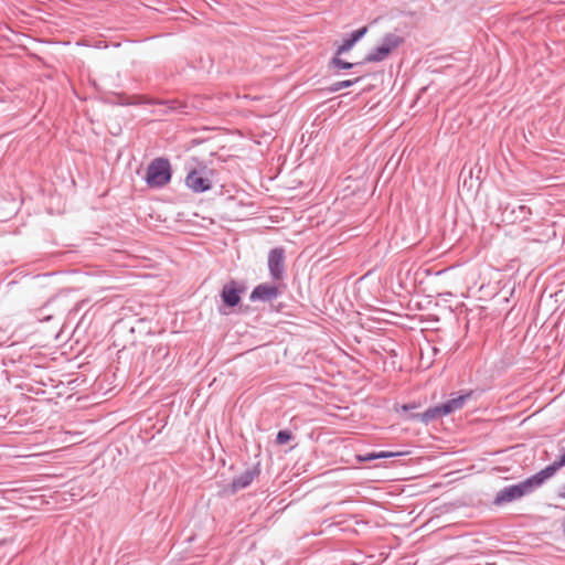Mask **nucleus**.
I'll list each match as a JSON object with an SVG mask.
<instances>
[{"label":"nucleus","mask_w":565,"mask_h":565,"mask_svg":"<svg viewBox=\"0 0 565 565\" xmlns=\"http://www.w3.org/2000/svg\"><path fill=\"white\" fill-rule=\"evenodd\" d=\"M546 480L541 470L516 484L507 486L497 492L493 504L503 505L516 501L543 486Z\"/></svg>","instance_id":"obj_1"},{"label":"nucleus","mask_w":565,"mask_h":565,"mask_svg":"<svg viewBox=\"0 0 565 565\" xmlns=\"http://www.w3.org/2000/svg\"><path fill=\"white\" fill-rule=\"evenodd\" d=\"M171 180V166L166 158L153 159L146 174V182L150 188H162Z\"/></svg>","instance_id":"obj_2"},{"label":"nucleus","mask_w":565,"mask_h":565,"mask_svg":"<svg viewBox=\"0 0 565 565\" xmlns=\"http://www.w3.org/2000/svg\"><path fill=\"white\" fill-rule=\"evenodd\" d=\"M404 42L403 38L394 34L387 33L383 36L380 45L371 50L363 60V63H377L382 62L402 43Z\"/></svg>","instance_id":"obj_3"},{"label":"nucleus","mask_w":565,"mask_h":565,"mask_svg":"<svg viewBox=\"0 0 565 565\" xmlns=\"http://www.w3.org/2000/svg\"><path fill=\"white\" fill-rule=\"evenodd\" d=\"M502 221L507 223H516L527 220L531 215L529 206L519 203L518 201L507 203L501 209Z\"/></svg>","instance_id":"obj_4"},{"label":"nucleus","mask_w":565,"mask_h":565,"mask_svg":"<svg viewBox=\"0 0 565 565\" xmlns=\"http://www.w3.org/2000/svg\"><path fill=\"white\" fill-rule=\"evenodd\" d=\"M268 269L273 280L280 281L285 278V249L273 248L268 253Z\"/></svg>","instance_id":"obj_5"},{"label":"nucleus","mask_w":565,"mask_h":565,"mask_svg":"<svg viewBox=\"0 0 565 565\" xmlns=\"http://www.w3.org/2000/svg\"><path fill=\"white\" fill-rule=\"evenodd\" d=\"M185 184L193 192L201 193L211 189V180L205 175L204 170H191L185 178Z\"/></svg>","instance_id":"obj_6"},{"label":"nucleus","mask_w":565,"mask_h":565,"mask_svg":"<svg viewBox=\"0 0 565 565\" xmlns=\"http://www.w3.org/2000/svg\"><path fill=\"white\" fill-rule=\"evenodd\" d=\"M279 295L280 291L277 286L270 284H259L253 289L249 299L252 301L267 302L276 299Z\"/></svg>","instance_id":"obj_7"},{"label":"nucleus","mask_w":565,"mask_h":565,"mask_svg":"<svg viewBox=\"0 0 565 565\" xmlns=\"http://www.w3.org/2000/svg\"><path fill=\"white\" fill-rule=\"evenodd\" d=\"M244 288H239L235 280H231L223 286L221 297L227 307H235L239 303Z\"/></svg>","instance_id":"obj_8"},{"label":"nucleus","mask_w":565,"mask_h":565,"mask_svg":"<svg viewBox=\"0 0 565 565\" xmlns=\"http://www.w3.org/2000/svg\"><path fill=\"white\" fill-rule=\"evenodd\" d=\"M472 391L465 392L462 394H458L455 396V394H451V397L441 404L443 411L445 412L446 416L461 409L465 404L472 397Z\"/></svg>","instance_id":"obj_9"},{"label":"nucleus","mask_w":565,"mask_h":565,"mask_svg":"<svg viewBox=\"0 0 565 565\" xmlns=\"http://www.w3.org/2000/svg\"><path fill=\"white\" fill-rule=\"evenodd\" d=\"M151 104L164 106L163 110L166 114H189V106L186 103L180 102L178 99H156L151 100Z\"/></svg>","instance_id":"obj_10"},{"label":"nucleus","mask_w":565,"mask_h":565,"mask_svg":"<svg viewBox=\"0 0 565 565\" xmlns=\"http://www.w3.org/2000/svg\"><path fill=\"white\" fill-rule=\"evenodd\" d=\"M367 32V26L360 28L353 31L349 38L344 39L342 43L337 49V55H341L343 53L349 52L354 44L360 41Z\"/></svg>","instance_id":"obj_11"},{"label":"nucleus","mask_w":565,"mask_h":565,"mask_svg":"<svg viewBox=\"0 0 565 565\" xmlns=\"http://www.w3.org/2000/svg\"><path fill=\"white\" fill-rule=\"evenodd\" d=\"M257 475L258 470L256 468H252L245 470L239 476H236L232 481L233 492L247 488Z\"/></svg>","instance_id":"obj_12"},{"label":"nucleus","mask_w":565,"mask_h":565,"mask_svg":"<svg viewBox=\"0 0 565 565\" xmlns=\"http://www.w3.org/2000/svg\"><path fill=\"white\" fill-rule=\"evenodd\" d=\"M446 416L445 412L443 411L441 404L436 405L434 407H429L422 414H417L414 417L419 418L420 422L428 424L437 418Z\"/></svg>","instance_id":"obj_13"},{"label":"nucleus","mask_w":565,"mask_h":565,"mask_svg":"<svg viewBox=\"0 0 565 565\" xmlns=\"http://www.w3.org/2000/svg\"><path fill=\"white\" fill-rule=\"evenodd\" d=\"M563 467H565V452L557 460L553 461L551 465L542 469V472L548 480Z\"/></svg>","instance_id":"obj_14"},{"label":"nucleus","mask_w":565,"mask_h":565,"mask_svg":"<svg viewBox=\"0 0 565 565\" xmlns=\"http://www.w3.org/2000/svg\"><path fill=\"white\" fill-rule=\"evenodd\" d=\"M404 452H390V451H381V452H371L365 456H360V461H371L374 459H381V458H392L396 456H401Z\"/></svg>","instance_id":"obj_15"},{"label":"nucleus","mask_w":565,"mask_h":565,"mask_svg":"<svg viewBox=\"0 0 565 565\" xmlns=\"http://www.w3.org/2000/svg\"><path fill=\"white\" fill-rule=\"evenodd\" d=\"M361 79V77H356L354 79H345V81H339L333 83L330 87H328V92L335 93L340 89L351 87L353 84L358 83Z\"/></svg>","instance_id":"obj_16"},{"label":"nucleus","mask_w":565,"mask_h":565,"mask_svg":"<svg viewBox=\"0 0 565 565\" xmlns=\"http://www.w3.org/2000/svg\"><path fill=\"white\" fill-rule=\"evenodd\" d=\"M340 55H334L331 60V65L339 70H350L354 66L353 63L345 62L339 57Z\"/></svg>","instance_id":"obj_17"},{"label":"nucleus","mask_w":565,"mask_h":565,"mask_svg":"<svg viewBox=\"0 0 565 565\" xmlns=\"http://www.w3.org/2000/svg\"><path fill=\"white\" fill-rule=\"evenodd\" d=\"M292 438V434L289 430H279L276 436V441L278 445H285L290 441Z\"/></svg>","instance_id":"obj_18"},{"label":"nucleus","mask_w":565,"mask_h":565,"mask_svg":"<svg viewBox=\"0 0 565 565\" xmlns=\"http://www.w3.org/2000/svg\"><path fill=\"white\" fill-rule=\"evenodd\" d=\"M559 497L565 498V484H564L563 491L559 493Z\"/></svg>","instance_id":"obj_19"}]
</instances>
